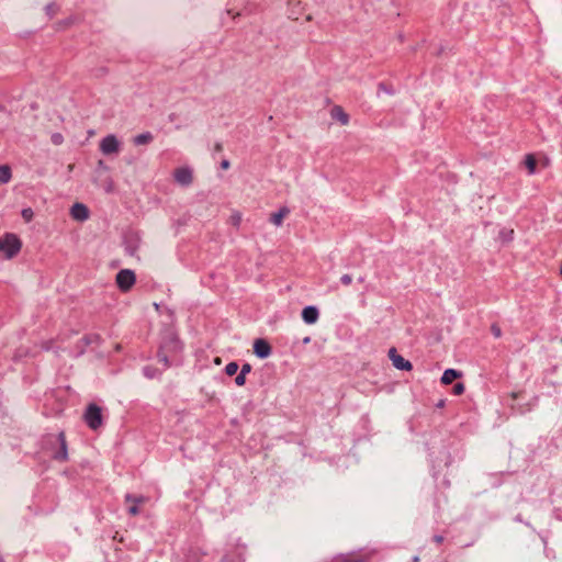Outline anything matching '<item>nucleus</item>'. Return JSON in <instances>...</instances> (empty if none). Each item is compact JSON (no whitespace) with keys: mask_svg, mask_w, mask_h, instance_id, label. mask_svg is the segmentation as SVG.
Returning a JSON list of instances; mask_svg holds the SVG:
<instances>
[{"mask_svg":"<svg viewBox=\"0 0 562 562\" xmlns=\"http://www.w3.org/2000/svg\"><path fill=\"white\" fill-rule=\"evenodd\" d=\"M340 282H341L344 285H346V286H347V285H350V284H351V282H352V277H351L350 274H347V273H346V274H342V276L340 277Z\"/></svg>","mask_w":562,"mask_h":562,"instance_id":"a878e982","label":"nucleus"},{"mask_svg":"<svg viewBox=\"0 0 562 562\" xmlns=\"http://www.w3.org/2000/svg\"><path fill=\"white\" fill-rule=\"evenodd\" d=\"M310 341V337L304 338V342L307 344Z\"/></svg>","mask_w":562,"mask_h":562,"instance_id":"c9c22d12","label":"nucleus"},{"mask_svg":"<svg viewBox=\"0 0 562 562\" xmlns=\"http://www.w3.org/2000/svg\"><path fill=\"white\" fill-rule=\"evenodd\" d=\"M128 514L132 515V516H136L139 514V509H138V506L136 504H133L130 508H128Z\"/></svg>","mask_w":562,"mask_h":562,"instance_id":"bb28decb","label":"nucleus"},{"mask_svg":"<svg viewBox=\"0 0 562 562\" xmlns=\"http://www.w3.org/2000/svg\"><path fill=\"white\" fill-rule=\"evenodd\" d=\"M229 166H231V165H229V161H228V160H223V161L221 162V167H222L223 169H228V168H229Z\"/></svg>","mask_w":562,"mask_h":562,"instance_id":"c756f323","label":"nucleus"},{"mask_svg":"<svg viewBox=\"0 0 562 562\" xmlns=\"http://www.w3.org/2000/svg\"><path fill=\"white\" fill-rule=\"evenodd\" d=\"M512 397L515 400V398H517V397H518V394H517V393H515V392H513V393H512Z\"/></svg>","mask_w":562,"mask_h":562,"instance_id":"f704fd0d","label":"nucleus"},{"mask_svg":"<svg viewBox=\"0 0 562 562\" xmlns=\"http://www.w3.org/2000/svg\"><path fill=\"white\" fill-rule=\"evenodd\" d=\"M99 148L103 155H113L120 151L121 143L115 135L110 134L101 139Z\"/></svg>","mask_w":562,"mask_h":562,"instance_id":"7ed1b4c3","label":"nucleus"},{"mask_svg":"<svg viewBox=\"0 0 562 562\" xmlns=\"http://www.w3.org/2000/svg\"><path fill=\"white\" fill-rule=\"evenodd\" d=\"M389 358L392 364L398 370L409 371L413 368L412 363L398 355L395 348L389 350Z\"/></svg>","mask_w":562,"mask_h":562,"instance_id":"423d86ee","label":"nucleus"},{"mask_svg":"<svg viewBox=\"0 0 562 562\" xmlns=\"http://www.w3.org/2000/svg\"><path fill=\"white\" fill-rule=\"evenodd\" d=\"M318 310L314 306H307L302 311V318L306 324H315L318 319Z\"/></svg>","mask_w":562,"mask_h":562,"instance_id":"9d476101","label":"nucleus"},{"mask_svg":"<svg viewBox=\"0 0 562 562\" xmlns=\"http://www.w3.org/2000/svg\"><path fill=\"white\" fill-rule=\"evenodd\" d=\"M250 371H251V366L249 363L243 364L241 370H240L241 373L247 375Z\"/></svg>","mask_w":562,"mask_h":562,"instance_id":"cd10ccee","label":"nucleus"},{"mask_svg":"<svg viewBox=\"0 0 562 562\" xmlns=\"http://www.w3.org/2000/svg\"><path fill=\"white\" fill-rule=\"evenodd\" d=\"M33 216H34V213H33L32 209L27 207V209L22 210V217L24 218L25 222H31Z\"/></svg>","mask_w":562,"mask_h":562,"instance_id":"aec40b11","label":"nucleus"},{"mask_svg":"<svg viewBox=\"0 0 562 562\" xmlns=\"http://www.w3.org/2000/svg\"><path fill=\"white\" fill-rule=\"evenodd\" d=\"M58 440L60 442L59 450L55 453L54 458L58 461H66L68 459L67 453V443H66V437L64 432H60L58 435Z\"/></svg>","mask_w":562,"mask_h":562,"instance_id":"9b49d317","label":"nucleus"},{"mask_svg":"<svg viewBox=\"0 0 562 562\" xmlns=\"http://www.w3.org/2000/svg\"><path fill=\"white\" fill-rule=\"evenodd\" d=\"M21 240L14 234H5L0 237V251L4 254L7 259H11L21 250Z\"/></svg>","mask_w":562,"mask_h":562,"instance_id":"f257e3e1","label":"nucleus"},{"mask_svg":"<svg viewBox=\"0 0 562 562\" xmlns=\"http://www.w3.org/2000/svg\"><path fill=\"white\" fill-rule=\"evenodd\" d=\"M146 501H147V498L144 496H134L132 494L125 495L126 503H132V504L138 505V504H144Z\"/></svg>","mask_w":562,"mask_h":562,"instance_id":"f3484780","label":"nucleus"},{"mask_svg":"<svg viewBox=\"0 0 562 562\" xmlns=\"http://www.w3.org/2000/svg\"><path fill=\"white\" fill-rule=\"evenodd\" d=\"M0 562H3L2 558L0 557Z\"/></svg>","mask_w":562,"mask_h":562,"instance_id":"4c0bfd02","label":"nucleus"},{"mask_svg":"<svg viewBox=\"0 0 562 562\" xmlns=\"http://www.w3.org/2000/svg\"><path fill=\"white\" fill-rule=\"evenodd\" d=\"M235 383L238 386H243L246 383V374L239 372V374L235 378Z\"/></svg>","mask_w":562,"mask_h":562,"instance_id":"b1692460","label":"nucleus"},{"mask_svg":"<svg viewBox=\"0 0 562 562\" xmlns=\"http://www.w3.org/2000/svg\"><path fill=\"white\" fill-rule=\"evenodd\" d=\"M336 562H363V560L357 554H348L338 558Z\"/></svg>","mask_w":562,"mask_h":562,"instance_id":"a211bd4d","label":"nucleus"},{"mask_svg":"<svg viewBox=\"0 0 562 562\" xmlns=\"http://www.w3.org/2000/svg\"><path fill=\"white\" fill-rule=\"evenodd\" d=\"M214 362H215L216 364H221V359H220V358H215Z\"/></svg>","mask_w":562,"mask_h":562,"instance_id":"72a5a7b5","label":"nucleus"},{"mask_svg":"<svg viewBox=\"0 0 562 562\" xmlns=\"http://www.w3.org/2000/svg\"><path fill=\"white\" fill-rule=\"evenodd\" d=\"M85 420L92 430H97L102 425L101 408L90 404L85 413Z\"/></svg>","mask_w":562,"mask_h":562,"instance_id":"f03ea898","label":"nucleus"},{"mask_svg":"<svg viewBox=\"0 0 562 562\" xmlns=\"http://www.w3.org/2000/svg\"><path fill=\"white\" fill-rule=\"evenodd\" d=\"M53 142L55 144H59L61 142V135L60 134H56L53 136Z\"/></svg>","mask_w":562,"mask_h":562,"instance_id":"c85d7f7f","label":"nucleus"},{"mask_svg":"<svg viewBox=\"0 0 562 562\" xmlns=\"http://www.w3.org/2000/svg\"><path fill=\"white\" fill-rule=\"evenodd\" d=\"M491 333L495 338H499L502 336V329L497 324H493L491 326Z\"/></svg>","mask_w":562,"mask_h":562,"instance_id":"5701e85b","label":"nucleus"},{"mask_svg":"<svg viewBox=\"0 0 562 562\" xmlns=\"http://www.w3.org/2000/svg\"><path fill=\"white\" fill-rule=\"evenodd\" d=\"M240 221L241 215L239 213H234L229 217V223L233 224L234 226H238L240 224Z\"/></svg>","mask_w":562,"mask_h":562,"instance_id":"4be33fe9","label":"nucleus"},{"mask_svg":"<svg viewBox=\"0 0 562 562\" xmlns=\"http://www.w3.org/2000/svg\"><path fill=\"white\" fill-rule=\"evenodd\" d=\"M135 281V273L130 269H123L116 274V284L123 292L131 290Z\"/></svg>","mask_w":562,"mask_h":562,"instance_id":"20e7f679","label":"nucleus"},{"mask_svg":"<svg viewBox=\"0 0 562 562\" xmlns=\"http://www.w3.org/2000/svg\"><path fill=\"white\" fill-rule=\"evenodd\" d=\"M105 190H106V192H112L113 191V182L112 181H109V183L106 184Z\"/></svg>","mask_w":562,"mask_h":562,"instance_id":"7c9ffc66","label":"nucleus"},{"mask_svg":"<svg viewBox=\"0 0 562 562\" xmlns=\"http://www.w3.org/2000/svg\"><path fill=\"white\" fill-rule=\"evenodd\" d=\"M254 352L257 357L265 359L271 355V347L265 339H256L254 342Z\"/></svg>","mask_w":562,"mask_h":562,"instance_id":"0eeeda50","label":"nucleus"},{"mask_svg":"<svg viewBox=\"0 0 562 562\" xmlns=\"http://www.w3.org/2000/svg\"><path fill=\"white\" fill-rule=\"evenodd\" d=\"M45 9H46L47 14H49L50 16L56 14V12L58 10V8L55 3L47 4Z\"/></svg>","mask_w":562,"mask_h":562,"instance_id":"393cba45","label":"nucleus"},{"mask_svg":"<svg viewBox=\"0 0 562 562\" xmlns=\"http://www.w3.org/2000/svg\"><path fill=\"white\" fill-rule=\"evenodd\" d=\"M173 179L178 184L182 187L191 186L193 182L192 169H190L189 167H180L175 169Z\"/></svg>","mask_w":562,"mask_h":562,"instance_id":"39448f33","label":"nucleus"},{"mask_svg":"<svg viewBox=\"0 0 562 562\" xmlns=\"http://www.w3.org/2000/svg\"><path fill=\"white\" fill-rule=\"evenodd\" d=\"M464 390H465L464 384L459 382L453 385L452 392L454 395H461V394H463Z\"/></svg>","mask_w":562,"mask_h":562,"instance_id":"412c9836","label":"nucleus"},{"mask_svg":"<svg viewBox=\"0 0 562 562\" xmlns=\"http://www.w3.org/2000/svg\"><path fill=\"white\" fill-rule=\"evenodd\" d=\"M443 540V538L441 536H436L435 537V541L440 543L441 541Z\"/></svg>","mask_w":562,"mask_h":562,"instance_id":"2f4dec72","label":"nucleus"},{"mask_svg":"<svg viewBox=\"0 0 562 562\" xmlns=\"http://www.w3.org/2000/svg\"><path fill=\"white\" fill-rule=\"evenodd\" d=\"M330 116L333 120L338 121L341 125H347L349 123V115L339 105H335L330 110Z\"/></svg>","mask_w":562,"mask_h":562,"instance_id":"1a4fd4ad","label":"nucleus"},{"mask_svg":"<svg viewBox=\"0 0 562 562\" xmlns=\"http://www.w3.org/2000/svg\"><path fill=\"white\" fill-rule=\"evenodd\" d=\"M560 274L562 276V266H561Z\"/></svg>","mask_w":562,"mask_h":562,"instance_id":"e433bc0d","label":"nucleus"},{"mask_svg":"<svg viewBox=\"0 0 562 562\" xmlns=\"http://www.w3.org/2000/svg\"><path fill=\"white\" fill-rule=\"evenodd\" d=\"M70 215L74 220L83 222V221L88 220V217H89V210L82 203H75L71 206Z\"/></svg>","mask_w":562,"mask_h":562,"instance_id":"6e6552de","label":"nucleus"},{"mask_svg":"<svg viewBox=\"0 0 562 562\" xmlns=\"http://www.w3.org/2000/svg\"><path fill=\"white\" fill-rule=\"evenodd\" d=\"M525 166L527 167L529 175L535 173L536 166H537V160H536V158H535V156L532 154H529V155L526 156V158H525Z\"/></svg>","mask_w":562,"mask_h":562,"instance_id":"dca6fc26","label":"nucleus"},{"mask_svg":"<svg viewBox=\"0 0 562 562\" xmlns=\"http://www.w3.org/2000/svg\"><path fill=\"white\" fill-rule=\"evenodd\" d=\"M461 375L462 373L460 371L447 369L441 376V383L445 385L451 384L454 380L461 378Z\"/></svg>","mask_w":562,"mask_h":562,"instance_id":"ddd939ff","label":"nucleus"},{"mask_svg":"<svg viewBox=\"0 0 562 562\" xmlns=\"http://www.w3.org/2000/svg\"><path fill=\"white\" fill-rule=\"evenodd\" d=\"M11 169L7 165L0 166V183H8L11 180Z\"/></svg>","mask_w":562,"mask_h":562,"instance_id":"2eb2a0df","label":"nucleus"},{"mask_svg":"<svg viewBox=\"0 0 562 562\" xmlns=\"http://www.w3.org/2000/svg\"><path fill=\"white\" fill-rule=\"evenodd\" d=\"M238 371V364L236 362H229L225 367V372L228 376L236 374Z\"/></svg>","mask_w":562,"mask_h":562,"instance_id":"6ab92c4d","label":"nucleus"},{"mask_svg":"<svg viewBox=\"0 0 562 562\" xmlns=\"http://www.w3.org/2000/svg\"><path fill=\"white\" fill-rule=\"evenodd\" d=\"M159 361H164V363L167 366V358L166 357L159 358Z\"/></svg>","mask_w":562,"mask_h":562,"instance_id":"473e14b6","label":"nucleus"},{"mask_svg":"<svg viewBox=\"0 0 562 562\" xmlns=\"http://www.w3.org/2000/svg\"><path fill=\"white\" fill-rule=\"evenodd\" d=\"M154 139L151 133L149 132H146V133H143V134H138L137 136H135L133 138V143L135 145H147L149 143H151Z\"/></svg>","mask_w":562,"mask_h":562,"instance_id":"4468645a","label":"nucleus"},{"mask_svg":"<svg viewBox=\"0 0 562 562\" xmlns=\"http://www.w3.org/2000/svg\"><path fill=\"white\" fill-rule=\"evenodd\" d=\"M290 213V210L285 206L281 207L278 212L276 213H272L270 215V222L276 225V226H280L284 220V217H286Z\"/></svg>","mask_w":562,"mask_h":562,"instance_id":"f8f14e48","label":"nucleus"}]
</instances>
